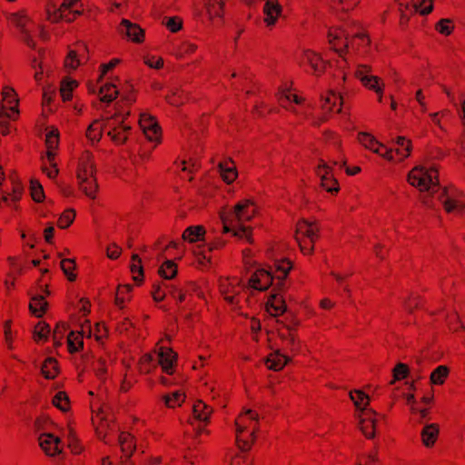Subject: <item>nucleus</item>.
Here are the masks:
<instances>
[{"instance_id": "nucleus-17", "label": "nucleus", "mask_w": 465, "mask_h": 465, "mask_svg": "<svg viewBox=\"0 0 465 465\" xmlns=\"http://www.w3.org/2000/svg\"><path fill=\"white\" fill-rule=\"evenodd\" d=\"M80 0H64L60 7L52 14L48 10V19L56 23L60 20L72 22L82 14Z\"/></svg>"}, {"instance_id": "nucleus-10", "label": "nucleus", "mask_w": 465, "mask_h": 465, "mask_svg": "<svg viewBox=\"0 0 465 465\" xmlns=\"http://www.w3.org/2000/svg\"><path fill=\"white\" fill-rule=\"evenodd\" d=\"M438 200L448 214L459 215L465 209V193L454 185L442 188Z\"/></svg>"}, {"instance_id": "nucleus-31", "label": "nucleus", "mask_w": 465, "mask_h": 465, "mask_svg": "<svg viewBox=\"0 0 465 465\" xmlns=\"http://www.w3.org/2000/svg\"><path fill=\"white\" fill-rule=\"evenodd\" d=\"M342 105V97L333 92L328 91L322 95V108L328 113H340Z\"/></svg>"}, {"instance_id": "nucleus-11", "label": "nucleus", "mask_w": 465, "mask_h": 465, "mask_svg": "<svg viewBox=\"0 0 465 465\" xmlns=\"http://www.w3.org/2000/svg\"><path fill=\"white\" fill-rule=\"evenodd\" d=\"M14 89L9 86L3 87L0 99V126L4 135L9 132L6 125L7 121L15 120L19 114Z\"/></svg>"}, {"instance_id": "nucleus-14", "label": "nucleus", "mask_w": 465, "mask_h": 465, "mask_svg": "<svg viewBox=\"0 0 465 465\" xmlns=\"http://www.w3.org/2000/svg\"><path fill=\"white\" fill-rule=\"evenodd\" d=\"M106 127L109 128L107 135L116 145L124 144L132 134L131 124L125 117L120 114H115L113 118L108 119Z\"/></svg>"}, {"instance_id": "nucleus-2", "label": "nucleus", "mask_w": 465, "mask_h": 465, "mask_svg": "<svg viewBox=\"0 0 465 465\" xmlns=\"http://www.w3.org/2000/svg\"><path fill=\"white\" fill-rule=\"evenodd\" d=\"M257 213L256 204L249 200H242L233 209L223 208L220 212V219L223 223V232L232 233V236L252 242L251 225L247 223Z\"/></svg>"}, {"instance_id": "nucleus-23", "label": "nucleus", "mask_w": 465, "mask_h": 465, "mask_svg": "<svg viewBox=\"0 0 465 465\" xmlns=\"http://www.w3.org/2000/svg\"><path fill=\"white\" fill-rule=\"evenodd\" d=\"M139 125L149 141L160 143L162 130L153 116L147 113H142L139 118Z\"/></svg>"}, {"instance_id": "nucleus-43", "label": "nucleus", "mask_w": 465, "mask_h": 465, "mask_svg": "<svg viewBox=\"0 0 465 465\" xmlns=\"http://www.w3.org/2000/svg\"><path fill=\"white\" fill-rule=\"evenodd\" d=\"M205 229L202 225H193L187 227L183 232V239L190 243L203 240Z\"/></svg>"}, {"instance_id": "nucleus-34", "label": "nucleus", "mask_w": 465, "mask_h": 465, "mask_svg": "<svg viewBox=\"0 0 465 465\" xmlns=\"http://www.w3.org/2000/svg\"><path fill=\"white\" fill-rule=\"evenodd\" d=\"M45 152L43 154L48 155L49 160L57 156L59 147V131L57 128L52 127L45 134Z\"/></svg>"}, {"instance_id": "nucleus-44", "label": "nucleus", "mask_w": 465, "mask_h": 465, "mask_svg": "<svg viewBox=\"0 0 465 465\" xmlns=\"http://www.w3.org/2000/svg\"><path fill=\"white\" fill-rule=\"evenodd\" d=\"M164 405L169 409L180 407L185 401V393L182 390H177L166 393L162 397Z\"/></svg>"}, {"instance_id": "nucleus-27", "label": "nucleus", "mask_w": 465, "mask_h": 465, "mask_svg": "<svg viewBox=\"0 0 465 465\" xmlns=\"http://www.w3.org/2000/svg\"><path fill=\"white\" fill-rule=\"evenodd\" d=\"M157 360L164 373L168 375L174 373L177 363V354L172 349L160 347L157 352Z\"/></svg>"}, {"instance_id": "nucleus-60", "label": "nucleus", "mask_w": 465, "mask_h": 465, "mask_svg": "<svg viewBox=\"0 0 465 465\" xmlns=\"http://www.w3.org/2000/svg\"><path fill=\"white\" fill-rule=\"evenodd\" d=\"M186 100V95L184 92L180 88H173L170 91V94L166 96V101L168 104L173 106H179L183 104Z\"/></svg>"}, {"instance_id": "nucleus-9", "label": "nucleus", "mask_w": 465, "mask_h": 465, "mask_svg": "<svg viewBox=\"0 0 465 465\" xmlns=\"http://www.w3.org/2000/svg\"><path fill=\"white\" fill-rule=\"evenodd\" d=\"M320 226L314 221L301 220L297 223L295 239L301 252L310 255L314 250V244L319 237Z\"/></svg>"}, {"instance_id": "nucleus-54", "label": "nucleus", "mask_w": 465, "mask_h": 465, "mask_svg": "<svg viewBox=\"0 0 465 465\" xmlns=\"http://www.w3.org/2000/svg\"><path fill=\"white\" fill-rule=\"evenodd\" d=\"M83 340L81 332H75L74 331H70L67 335L68 351L71 353L80 351V349L83 348Z\"/></svg>"}, {"instance_id": "nucleus-28", "label": "nucleus", "mask_w": 465, "mask_h": 465, "mask_svg": "<svg viewBox=\"0 0 465 465\" xmlns=\"http://www.w3.org/2000/svg\"><path fill=\"white\" fill-rule=\"evenodd\" d=\"M31 200L35 203H44L43 209L35 210V212H39L42 216H46L53 206V201L46 200L44 187L38 180L31 179Z\"/></svg>"}, {"instance_id": "nucleus-7", "label": "nucleus", "mask_w": 465, "mask_h": 465, "mask_svg": "<svg viewBox=\"0 0 465 465\" xmlns=\"http://www.w3.org/2000/svg\"><path fill=\"white\" fill-rule=\"evenodd\" d=\"M407 181L421 192H434L439 186V172L435 167L415 166L409 172Z\"/></svg>"}, {"instance_id": "nucleus-63", "label": "nucleus", "mask_w": 465, "mask_h": 465, "mask_svg": "<svg viewBox=\"0 0 465 465\" xmlns=\"http://www.w3.org/2000/svg\"><path fill=\"white\" fill-rule=\"evenodd\" d=\"M61 269L67 277L70 282H73L76 279L75 271V262L73 259H63L60 262Z\"/></svg>"}, {"instance_id": "nucleus-3", "label": "nucleus", "mask_w": 465, "mask_h": 465, "mask_svg": "<svg viewBox=\"0 0 465 465\" xmlns=\"http://www.w3.org/2000/svg\"><path fill=\"white\" fill-rule=\"evenodd\" d=\"M236 443L242 454L237 455L232 463L234 465H250L245 452L249 451L256 440L259 430V416L252 410L242 411L235 420Z\"/></svg>"}, {"instance_id": "nucleus-55", "label": "nucleus", "mask_w": 465, "mask_h": 465, "mask_svg": "<svg viewBox=\"0 0 465 465\" xmlns=\"http://www.w3.org/2000/svg\"><path fill=\"white\" fill-rule=\"evenodd\" d=\"M131 284L119 285L115 295V304L119 307H124V303L130 300V293L132 292Z\"/></svg>"}, {"instance_id": "nucleus-6", "label": "nucleus", "mask_w": 465, "mask_h": 465, "mask_svg": "<svg viewBox=\"0 0 465 465\" xmlns=\"http://www.w3.org/2000/svg\"><path fill=\"white\" fill-rule=\"evenodd\" d=\"M90 405L93 412L92 423L97 437L106 444L111 443L118 429L111 407L107 403L99 404L95 401H92Z\"/></svg>"}, {"instance_id": "nucleus-49", "label": "nucleus", "mask_w": 465, "mask_h": 465, "mask_svg": "<svg viewBox=\"0 0 465 465\" xmlns=\"http://www.w3.org/2000/svg\"><path fill=\"white\" fill-rule=\"evenodd\" d=\"M450 374V370L445 365H439L430 373V381L432 385L440 386L444 384Z\"/></svg>"}, {"instance_id": "nucleus-32", "label": "nucleus", "mask_w": 465, "mask_h": 465, "mask_svg": "<svg viewBox=\"0 0 465 465\" xmlns=\"http://www.w3.org/2000/svg\"><path fill=\"white\" fill-rule=\"evenodd\" d=\"M10 23L16 28L19 37L25 43L28 40V34L26 30V25L28 17L25 10L12 13L9 15Z\"/></svg>"}, {"instance_id": "nucleus-56", "label": "nucleus", "mask_w": 465, "mask_h": 465, "mask_svg": "<svg viewBox=\"0 0 465 465\" xmlns=\"http://www.w3.org/2000/svg\"><path fill=\"white\" fill-rule=\"evenodd\" d=\"M118 94V89L114 84H105L100 87L99 96L102 102H111Z\"/></svg>"}, {"instance_id": "nucleus-64", "label": "nucleus", "mask_w": 465, "mask_h": 465, "mask_svg": "<svg viewBox=\"0 0 465 465\" xmlns=\"http://www.w3.org/2000/svg\"><path fill=\"white\" fill-rule=\"evenodd\" d=\"M75 219V211L74 209H66L63 212L57 220V226L61 229L68 228Z\"/></svg>"}, {"instance_id": "nucleus-13", "label": "nucleus", "mask_w": 465, "mask_h": 465, "mask_svg": "<svg viewBox=\"0 0 465 465\" xmlns=\"http://www.w3.org/2000/svg\"><path fill=\"white\" fill-rule=\"evenodd\" d=\"M38 272L41 274V279L37 283V288L40 292L39 294L31 297V314L36 317H42L48 307L45 297L49 295L48 283L50 281L49 271L47 269H39Z\"/></svg>"}, {"instance_id": "nucleus-58", "label": "nucleus", "mask_w": 465, "mask_h": 465, "mask_svg": "<svg viewBox=\"0 0 465 465\" xmlns=\"http://www.w3.org/2000/svg\"><path fill=\"white\" fill-rule=\"evenodd\" d=\"M361 0H331V8L336 12H346L353 9Z\"/></svg>"}, {"instance_id": "nucleus-16", "label": "nucleus", "mask_w": 465, "mask_h": 465, "mask_svg": "<svg viewBox=\"0 0 465 465\" xmlns=\"http://www.w3.org/2000/svg\"><path fill=\"white\" fill-rule=\"evenodd\" d=\"M359 427L366 438L371 439L385 423V416L373 410L363 411L358 413Z\"/></svg>"}, {"instance_id": "nucleus-38", "label": "nucleus", "mask_w": 465, "mask_h": 465, "mask_svg": "<svg viewBox=\"0 0 465 465\" xmlns=\"http://www.w3.org/2000/svg\"><path fill=\"white\" fill-rule=\"evenodd\" d=\"M290 358L282 353L279 350L270 353L266 360V365L270 370L278 371L283 369Z\"/></svg>"}, {"instance_id": "nucleus-8", "label": "nucleus", "mask_w": 465, "mask_h": 465, "mask_svg": "<svg viewBox=\"0 0 465 465\" xmlns=\"http://www.w3.org/2000/svg\"><path fill=\"white\" fill-rule=\"evenodd\" d=\"M277 99L280 105L286 110L305 117L308 116L311 105L298 94L292 84H284L280 87Z\"/></svg>"}, {"instance_id": "nucleus-42", "label": "nucleus", "mask_w": 465, "mask_h": 465, "mask_svg": "<svg viewBox=\"0 0 465 465\" xmlns=\"http://www.w3.org/2000/svg\"><path fill=\"white\" fill-rule=\"evenodd\" d=\"M41 170L42 172L51 180L57 177L59 169L57 167L56 157H53V160H49L48 155H41Z\"/></svg>"}, {"instance_id": "nucleus-24", "label": "nucleus", "mask_w": 465, "mask_h": 465, "mask_svg": "<svg viewBox=\"0 0 465 465\" xmlns=\"http://www.w3.org/2000/svg\"><path fill=\"white\" fill-rule=\"evenodd\" d=\"M39 446L42 450L50 457L60 454L63 450V443L58 436L50 432H43L38 437Z\"/></svg>"}, {"instance_id": "nucleus-52", "label": "nucleus", "mask_w": 465, "mask_h": 465, "mask_svg": "<svg viewBox=\"0 0 465 465\" xmlns=\"http://www.w3.org/2000/svg\"><path fill=\"white\" fill-rule=\"evenodd\" d=\"M58 363L53 358L46 359L41 367V372L45 379H54L58 374Z\"/></svg>"}, {"instance_id": "nucleus-57", "label": "nucleus", "mask_w": 465, "mask_h": 465, "mask_svg": "<svg viewBox=\"0 0 465 465\" xmlns=\"http://www.w3.org/2000/svg\"><path fill=\"white\" fill-rule=\"evenodd\" d=\"M155 368V359L152 354L143 355L138 362V370L140 373H150Z\"/></svg>"}, {"instance_id": "nucleus-15", "label": "nucleus", "mask_w": 465, "mask_h": 465, "mask_svg": "<svg viewBox=\"0 0 465 465\" xmlns=\"http://www.w3.org/2000/svg\"><path fill=\"white\" fill-rule=\"evenodd\" d=\"M336 164V162L329 163L320 159L316 166V174L321 181L322 188L332 195L340 191L339 183L333 174V165Z\"/></svg>"}, {"instance_id": "nucleus-26", "label": "nucleus", "mask_w": 465, "mask_h": 465, "mask_svg": "<svg viewBox=\"0 0 465 465\" xmlns=\"http://www.w3.org/2000/svg\"><path fill=\"white\" fill-rule=\"evenodd\" d=\"M262 21L266 27L272 28L282 14V6L278 0H264Z\"/></svg>"}, {"instance_id": "nucleus-22", "label": "nucleus", "mask_w": 465, "mask_h": 465, "mask_svg": "<svg viewBox=\"0 0 465 465\" xmlns=\"http://www.w3.org/2000/svg\"><path fill=\"white\" fill-rule=\"evenodd\" d=\"M119 35L134 44H143L145 40L144 30L136 23L123 19L117 27Z\"/></svg>"}, {"instance_id": "nucleus-50", "label": "nucleus", "mask_w": 465, "mask_h": 465, "mask_svg": "<svg viewBox=\"0 0 465 465\" xmlns=\"http://www.w3.org/2000/svg\"><path fill=\"white\" fill-rule=\"evenodd\" d=\"M78 86V82L76 80L71 79L69 77H65L62 80L60 85V94L62 99L65 101H69L73 97V91Z\"/></svg>"}, {"instance_id": "nucleus-12", "label": "nucleus", "mask_w": 465, "mask_h": 465, "mask_svg": "<svg viewBox=\"0 0 465 465\" xmlns=\"http://www.w3.org/2000/svg\"><path fill=\"white\" fill-rule=\"evenodd\" d=\"M244 283L239 277H222L219 290L223 299L233 308L240 306L243 300Z\"/></svg>"}, {"instance_id": "nucleus-41", "label": "nucleus", "mask_w": 465, "mask_h": 465, "mask_svg": "<svg viewBox=\"0 0 465 465\" xmlns=\"http://www.w3.org/2000/svg\"><path fill=\"white\" fill-rule=\"evenodd\" d=\"M222 179L228 184L233 183L238 176L236 166L232 161H224L219 164Z\"/></svg>"}, {"instance_id": "nucleus-53", "label": "nucleus", "mask_w": 465, "mask_h": 465, "mask_svg": "<svg viewBox=\"0 0 465 465\" xmlns=\"http://www.w3.org/2000/svg\"><path fill=\"white\" fill-rule=\"evenodd\" d=\"M133 280L137 283H140L143 280V269L142 261L137 254H133L132 262L130 265Z\"/></svg>"}, {"instance_id": "nucleus-40", "label": "nucleus", "mask_w": 465, "mask_h": 465, "mask_svg": "<svg viewBox=\"0 0 465 465\" xmlns=\"http://www.w3.org/2000/svg\"><path fill=\"white\" fill-rule=\"evenodd\" d=\"M104 126H106V124H104L103 120L100 119L94 120L89 124L85 134L86 138L92 144H94L100 141Z\"/></svg>"}, {"instance_id": "nucleus-21", "label": "nucleus", "mask_w": 465, "mask_h": 465, "mask_svg": "<svg viewBox=\"0 0 465 465\" xmlns=\"http://www.w3.org/2000/svg\"><path fill=\"white\" fill-rule=\"evenodd\" d=\"M401 12V19L419 13L420 15H428L433 9L432 0H395Z\"/></svg>"}, {"instance_id": "nucleus-4", "label": "nucleus", "mask_w": 465, "mask_h": 465, "mask_svg": "<svg viewBox=\"0 0 465 465\" xmlns=\"http://www.w3.org/2000/svg\"><path fill=\"white\" fill-rule=\"evenodd\" d=\"M96 164L94 154L84 151L77 159L75 177L79 190L90 199H95L98 193Z\"/></svg>"}, {"instance_id": "nucleus-18", "label": "nucleus", "mask_w": 465, "mask_h": 465, "mask_svg": "<svg viewBox=\"0 0 465 465\" xmlns=\"http://www.w3.org/2000/svg\"><path fill=\"white\" fill-rule=\"evenodd\" d=\"M355 63L357 64L355 77L360 80L366 89L372 91L373 93L381 94V88H385L383 80L371 74V67L370 64H361L360 63V60Z\"/></svg>"}, {"instance_id": "nucleus-62", "label": "nucleus", "mask_w": 465, "mask_h": 465, "mask_svg": "<svg viewBox=\"0 0 465 465\" xmlns=\"http://www.w3.org/2000/svg\"><path fill=\"white\" fill-rule=\"evenodd\" d=\"M55 97V91L52 87H45L43 91L42 104L45 112L54 111L53 102Z\"/></svg>"}, {"instance_id": "nucleus-29", "label": "nucleus", "mask_w": 465, "mask_h": 465, "mask_svg": "<svg viewBox=\"0 0 465 465\" xmlns=\"http://www.w3.org/2000/svg\"><path fill=\"white\" fill-rule=\"evenodd\" d=\"M85 51L84 45H79L75 49H69L64 60L65 70L68 72L76 70L83 63Z\"/></svg>"}, {"instance_id": "nucleus-35", "label": "nucleus", "mask_w": 465, "mask_h": 465, "mask_svg": "<svg viewBox=\"0 0 465 465\" xmlns=\"http://www.w3.org/2000/svg\"><path fill=\"white\" fill-rule=\"evenodd\" d=\"M205 15L210 21L223 18L225 0H203Z\"/></svg>"}, {"instance_id": "nucleus-19", "label": "nucleus", "mask_w": 465, "mask_h": 465, "mask_svg": "<svg viewBox=\"0 0 465 465\" xmlns=\"http://www.w3.org/2000/svg\"><path fill=\"white\" fill-rule=\"evenodd\" d=\"M298 63L301 66L306 67L310 74L316 76L322 75L327 67V62L312 49L302 50Z\"/></svg>"}, {"instance_id": "nucleus-20", "label": "nucleus", "mask_w": 465, "mask_h": 465, "mask_svg": "<svg viewBox=\"0 0 465 465\" xmlns=\"http://www.w3.org/2000/svg\"><path fill=\"white\" fill-rule=\"evenodd\" d=\"M358 142L367 150L381 156L387 161H393L394 155L391 149H388L380 143L371 134L360 132L357 136Z\"/></svg>"}, {"instance_id": "nucleus-1", "label": "nucleus", "mask_w": 465, "mask_h": 465, "mask_svg": "<svg viewBox=\"0 0 465 465\" xmlns=\"http://www.w3.org/2000/svg\"><path fill=\"white\" fill-rule=\"evenodd\" d=\"M348 26L347 24L332 26L329 29L327 35L331 48L341 57L338 65L341 69L343 82L347 79L344 69L350 62L371 61L375 53L370 38L365 33L359 32L356 28L349 30Z\"/></svg>"}, {"instance_id": "nucleus-37", "label": "nucleus", "mask_w": 465, "mask_h": 465, "mask_svg": "<svg viewBox=\"0 0 465 465\" xmlns=\"http://www.w3.org/2000/svg\"><path fill=\"white\" fill-rule=\"evenodd\" d=\"M396 149L393 152L394 160L392 162H401L408 158L411 152V143L403 136H399L396 139Z\"/></svg>"}, {"instance_id": "nucleus-39", "label": "nucleus", "mask_w": 465, "mask_h": 465, "mask_svg": "<svg viewBox=\"0 0 465 465\" xmlns=\"http://www.w3.org/2000/svg\"><path fill=\"white\" fill-rule=\"evenodd\" d=\"M350 399L353 402L358 413H362L363 411L371 410L370 408H368L370 403V398L361 390L351 391Z\"/></svg>"}, {"instance_id": "nucleus-5", "label": "nucleus", "mask_w": 465, "mask_h": 465, "mask_svg": "<svg viewBox=\"0 0 465 465\" xmlns=\"http://www.w3.org/2000/svg\"><path fill=\"white\" fill-rule=\"evenodd\" d=\"M273 269V274L266 269L256 270L249 279V286L257 291H265L276 280V286L282 291L284 280L292 269V262L288 259H274Z\"/></svg>"}, {"instance_id": "nucleus-48", "label": "nucleus", "mask_w": 465, "mask_h": 465, "mask_svg": "<svg viewBox=\"0 0 465 465\" xmlns=\"http://www.w3.org/2000/svg\"><path fill=\"white\" fill-rule=\"evenodd\" d=\"M118 441L122 452L126 458H129L135 449L133 436L127 432H121L118 437Z\"/></svg>"}, {"instance_id": "nucleus-25", "label": "nucleus", "mask_w": 465, "mask_h": 465, "mask_svg": "<svg viewBox=\"0 0 465 465\" xmlns=\"http://www.w3.org/2000/svg\"><path fill=\"white\" fill-rule=\"evenodd\" d=\"M278 336L282 341V347L285 350L294 354L300 352L302 349V342L295 329L290 327H282L279 329Z\"/></svg>"}, {"instance_id": "nucleus-51", "label": "nucleus", "mask_w": 465, "mask_h": 465, "mask_svg": "<svg viewBox=\"0 0 465 465\" xmlns=\"http://www.w3.org/2000/svg\"><path fill=\"white\" fill-rule=\"evenodd\" d=\"M178 272L177 264L172 260L164 261L159 267V275L166 280L173 279Z\"/></svg>"}, {"instance_id": "nucleus-61", "label": "nucleus", "mask_w": 465, "mask_h": 465, "mask_svg": "<svg viewBox=\"0 0 465 465\" xmlns=\"http://www.w3.org/2000/svg\"><path fill=\"white\" fill-rule=\"evenodd\" d=\"M52 402L54 406L65 412L70 409V401L64 391H58L53 397Z\"/></svg>"}, {"instance_id": "nucleus-47", "label": "nucleus", "mask_w": 465, "mask_h": 465, "mask_svg": "<svg viewBox=\"0 0 465 465\" xmlns=\"http://www.w3.org/2000/svg\"><path fill=\"white\" fill-rule=\"evenodd\" d=\"M50 326L44 321H39L34 328L33 338L37 343L45 342L50 336Z\"/></svg>"}, {"instance_id": "nucleus-33", "label": "nucleus", "mask_w": 465, "mask_h": 465, "mask_svg": "<svg viewBox=\"0 0 465 465\" xmlns=\"http://www.w3.org/2000/svg\"><path fill=\"white\" fill-rule=\"evenodd\" d=\"M440 435V426L437 423L426 424L420 431V440L427 449H431L436 444Z\"/></svg>"}, {"instance_id": "nucleus-59", "label": "nucleus", "mask_w": 465, "mask_h": 465, "mask_svg": "<svg viewBox=\"0 0 465 465\" xmlns=\"http://www.w3.org/2000/svg\"><path fill=\"white\" fill-rule=\"evenodd\" d=\"M198 49L196 44L190 41H183L175 48V54L178 57H184L194 54Z\"/></svg>"}, {"instance_id": "nucleus-46", "label": "nucleus", "mask_w": 465, "mask_h": 465, "mask_svg": "<svg viewBox=\"0 0 465 465\" xmlns=\"http://www.w3.org/2000/svg\"><path fill=\"white\" fill-rule=\"evenodd\" d=\"M112 360L109 355L100 356L94 363L95 376L100 381H105L107 378L108 366Z\"/></svg>"}, {"instance_id": "nucleus-45", "label": "nucleus", "mask_w": 465, "mask_h": 465, "mask_svg": "<svg viewBox=\"0 0 465 465\" xmlns=\"http://www.w3.org/2000/svg\"><path fill=\"white\" fill-rule=\"evenodd\" d=\"M213 412L212 407L208 406L203 401H197L193 406V414L194 419L206 422Z\"/></svg>"}, {"instance_id": "nucleus-36", "label": "nucleus", "mask_w": 465, "mask_h": 465, "mask_svg": "<svg viewBox=\"0 0 465 465\" xmlns=\"http://www.w3.org/2000/svg\"><path fill=\"white\" fill-rule=\"evenodd\" d=\"M446 320L449 330L452 332L457 333L460 338L465 337V327L461 322L460 316L455 310L443 311L441 312Z\"/></svg>"}, {"instance_id": "nucleus-30", "label": "nucleus", "mask_w": 465, "mask_h": 465, "mask_svg": "<svg viewBox=\"0 0 465 465\" xmlns=\"http://www.w3.org/2000/svg\"><path fill=\"white\" fill-rule=\"evenodd\" d=\"M265 308L272 316L277 317L283 314L286 311V303L282 294L281 292L272 293L265 303Z\"/></svg>"}]
</instances>
